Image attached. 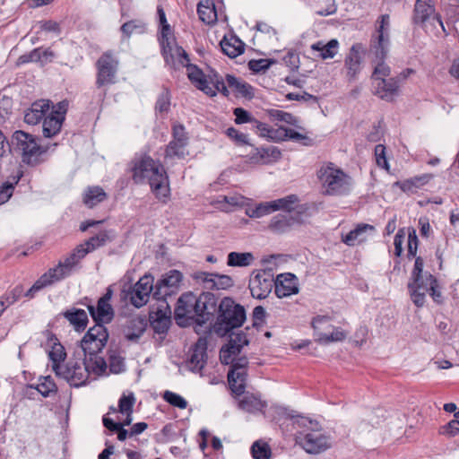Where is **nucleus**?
Segmentation results:
<instances>
[{"label": "nucleus", "mask_w": 459, "mask_h": 459, "mask_svg": "<svg viewBox=\"0 0 459 459\" xmlns=\"http://www.w3.org/2000/svg\"><path fill=\"white\" fill-rule=\"evenodd\" d=\"M253 405L270 420L280 426L291 421L294 426L301 429L296 435V443L308 454H319L331 446L330 437L322 432V426L316 418L299 413L283 403H238L243 411H249Z\"/></svg>", "instance_id": "nucleus-1"}, {"label": "nucleus", "mask_w": 459, "mask_h": 459, "mask_svg": "<svg viewBox=\"0 0 459 459\" xmlns=\"http://www.w3.org/2000/svg\"><path fill=\"white\" fill-rule=\"evenodd\" d=\"M108 239L106 233H100L92 237L83 244L79 245L64 261H60L57 266L50 268L42 274L34 284L24 293L25 297L33 298L37 292L49 287L56 282L71 275L79 262L90 252L104 245Z\"/></svg>", "instance_id": "nucleus-2"}, {"label": "nucleus", "mask_w": 459, "mask_h": 459, "mask_svg": "<svg viewBox=\"0 0 459 459\" xmlns=\"http://www.w3.org/2000/svg\"><path fill=\"white\" fill-rule=\"evenodd\" d=\"M133 169L136 180L148 179L152 192L158 198L168 196L169 178L163 165L159 161L143 155L136 160Z\"/></svg>", "instance_id": "nucleus-3"}, {"label": "nucleus", "mask_w": 459, "mask_h": 459, "mask_svg": "<svg viewBox=\"0 0 459 459\" xmlns=\"http://www.w3.org/2000/svg\"><path fill=\"white\" fill-rule=\"evenodd\" d=\"M108 341L107 328L101 324H96L86 332L80 342L84 358L90 361V368L99 372H107V362L100 354Z\"/></svg>", "instance_id": "nucleus-4"}, {"label": "nucleus", "mask_w": 459, "mask_h": 459, "mask_svg": "<svg viewBox=\"0 0 459 459\" xmlns=\"http://www.w3.org/2000/svg\"><path fill=\"white\" fill-rule=\"evenodd\" d=\"M390 18L388 14L380 16L379 25L377 28V36L372 42L371 48L374 53L373 62L376 64L372 80L388 79L391 74V68L385 63L389 48Z\"/></svg>", "instance_id": "nucleus-5"}, {"label": "nucleus", "mask_w": 459, "mask_h": 459, "mask_svg": "<svg viewBox=\"0 0 459 459\" xmlns=\"http://www.w3.org/2000/svg\"><path fill=\"white\" fill-rule=\"evenodd\" d=\"M246 320V310L230 297L223 298L218 306L213 330L219 336H226L233 329L242 326Z\"/></svg>", "instance_id": "nucleus-6"}, {"label": "nucleus", "mask_w": 459, "mask_h": 459, "mask_svg": "<svg viewBox=\"0 0 459 459\" xmlns=\"http://www.w3.org/2000/svg\"><path fill=\"white\" fill-rule=\"evenodd\" d=\"M317 178L324 195H346L353 186L352 178L332 162L318 169Z\"/></svg>", "instance_id": "nucleus-7"}, {"label": "nucleus", "mask_w": 459, "mask_h": 459, "mask_svg": "<svg viewBox=\"0 0 459 459\" xmlns=\"http://www.w3.org/2000/svg\"><path fill=\"white\" fill-rule=\"evenodd\" d=\"M13 151L22 157L24 163L34 164L45 152L39 143V139L22 130L15 131L12 136Z\"/></svg>", "instance_id": "nucleus-8"}, {"label": "nucleus", "mask_w": 459, "mask_h": 459, "mask_svg": "<svg viewBox=\"0 0 459 459\" xmlns=\"http://www.w3.org/2000/svg\"><path fill=\"white\" fill-rule=\"evenodd\" d=\"M89 359L82 360L70 359L65 366L60 368L57 377L65 379L72 386H81L84 385L91 374L95 376H103L107 372H99L90 368Z\"/></svg>", "instance_id": "nucleus-9"}, {"label": "nucleus", "mask_w": 459, "mask_h": 459, "mask_svg": "<svg viewBox=\"0 0 459 459\" xmlns=\"http://www.w3.org/2000/svg\"><path fill=\"white\" fill-rule=\"evenodd\" d=\"M183 281L180 271L173 269L161 275L154 284L152 298L160 302H167V298L175 294Z\"/></svg>", "instance_id": "nucleus-10"}, {"label": "nucleus", "mask_w": 459, "mask_h": 459, "mask_svg": "<svg viewBox=\"0 0 459 459\" xmlns=\"http://www.w3.org/2000/svg\"><path fill=\"white\" fill-rule=\"evenodd\" d=\"M113 296V286L110 285L107 289V292L99 299L97 307H95L91 299L84 298L80 301L81 305L85 306L88 311L95 321L96 324H101L104 325L106 323H109L113 316V307L110 304V300Z\"/></svg>", "instance_id": "nucleus-11"}, {"label": "nucleus", "mask_w": 459, "mask_h": 459, "mask_svg": "<svg viewBox=\"0 0 459 459\" xmlns=\"http://www.w3.org/2000/svg\"><path fill=\"white\" fill-rule=\"evenodd\" d=\"M68 107L69 102L67 100H62L52 106L50 112L42 120L44 137L52 138L60 133Z\"/></svg>", "instance_id": "nucleus-12"}, {"label": "nucleus", "mask_w": 459, "mask_h": 459, "mask_svg": "<svg viewBox=\"0 0 459 459\" xmlns=\"http://www.w3.org/2000/svg\"><path fill=\"white\" fill-rule=\"evenodd\" d=\"M154 288L153 277L150 274H145L125 295V299H129L134 307L137 308L142 307L149 301L150 297H152Z\"/></svg>", "instance_id": "nucleus-13"}, {"label": "nucleus", "mask_w": 459, "mask_h": 459, "mask_svg": "<svg viewBox=\"0 0 459 459\" xmlns=\"http://www.w3.org/2000/svg\"><path fill=\"white\" fill-rule=\"evenodd\" d=\"M188 136L183 125L177 124L172 127V140L165 150V160L184 159L188 155Z\"/></svg>", "instance_id": "nucleus-14"}, {"label": "nucleus", "mask_w": 459, "mask_h": 459, "mask_svg": "<svg viewBox=\"0 0 459 459\" xmlns=\"http://www.w3.org/2000/svg\"><path fill=\"white\" fill-rule=\"evenodd\" d=\"M274 280L270 271L261 270L253 273L248 284L252 297L258 299L268 297L274 286Z\"/></svg>", "instance_id": "nucleus-15"}, {"label": "nucleus", "mask_w": 459, "mask_h": 459, "mask_svg": "<svg viewBox=\"0 0 459 459\" xmlns=\"http://www.w3.org/2000/svg\"><path fill=\"white\" fill-rule=\"evenodd\" d=\"M218 306L216 297L211 292H203L196 296L195 322L202 325L207 322L213 321L218 310Z\"/></svg>", "instance_id": "nucleus-16"}, {"label": "nucleus", "mask_w": 459, "mask_h": 459, "mask_svg": "<svg viewBox=\"0 0 459 459\" xmlns=\"http://www.w3.org/2000/svg\"><path fill=\"white\" fill-rule=\"evenodd\" d=\"M436 278L429 273L425 272L419 278H410L408 290L412 302L419 307H423L425 303L426 293L430 286L435 284Z\"/></svg>", "instance_id": "nucleus-17"}, {"label": "nucleus", "mask_w": 459, "mask_h": 459, "mask_svg": "<svg viewBox=\"0 0 459 459\" xmlns=\"http://www.w3.org/2000/svg\"><path fill=\"white\" fill-rule=\"evenodd\" d=\"M363 61V48L360 44H354L350 48L344 59V69L347 79L351 82L358 78Z\"/></svg>", "instance_id": "nucleus-18"}, {"label": "nucleus", "mask_w": 459, "mask_h": 459, "mask_svg": "<svg viewBox=\"0 0 459 459\" xmlns=\"http://www.w3.org/2000/svg\"><path fill=\"white\" fill-rule=\"evenodd\" d=\"M97 85L105 88L113 84L115 78V59L109 53L103 55L97 62Z\"/></svg>", "instance_id": "nucleus-19"}, {"label": "nucleus", "mask_w": 459, "mask_h": 459, "mask_svg": "<svg viewBox=\"0 0 459 459\" xmlns=\"http://www.w3.org/2000/svg\"><path fill=\"white\" fill-rule=\"evenodd\" d=\"M196 295L193 292H186L182 294L178 299L177 307L175 308V318L178 325L182 323V319H194L196 316Z\"/></svg>", "instance_id": "nucleus-20"}, {"label": "nucleus", "mask_w": 459, "mask_h": 459, "mask_svg": "<svg viewBox=\"0 0 459 459\" xmlns=\"http://www.w3.org/2000/svg\"><path fill=\"white\" fill-rule=\"evenodd\" d=\"M414 22L416 23L424 24L426 22H430L434 24L435 22L438 23L441 27L442 30L445 32L446 29L441 20L440 15L435 13V8L432 4L423 2L421 0H417L414 8Z\"/></svg>", "instance_id": "nucleus-21"}, {"label": "nucleus", "mask_w": 459, "mask_h": 459, "mask_svg": "<svg viewBox=\"0 0 459 459\" xmlns=\"http://www.w3.org/2000/svg\"><path fill=\"white\" fill-rule=\"evenodd\" d=\"M303 211L299 207L296 213H278L273 216L268 226L269 230L274 233L281 234L291 230L298 223H300L299 214Z\"/></svg>", "instance_id": "nucleus-22"}, {"label": "nucleus", "mask_w": 459, "mask_h": 459, "mask_svg": "<svg viewBox=\"0 0 459 459\" xmlns=\"http://www.w3.org/2000/svg\"><path fill=\"white\" fill-rule=\"evenodd\" d=\"M53 103L49 100H39L34 101L24 111V122L28 125H37L41 122L50 112Z\"/></svg>", "instance_id": "nucleus-23"}, {"label": "nucleus", "mask_w": 459, "mask_h": 459, "mask_svg": "<svg viewBox=\"0 0 459 459\" xmlns=\"http://www.w3.org/2000/svg\"><path fill=\"white\" fill-rule=\"evenodd\" d=\"M170 308L168 302H160L156 311L150 313L151 325L157 333H164L170 325Z\"/></svg>", "instance_id": "nucleus-24"}, {"label": "nucleus", "mask_w": 459, "mask_h": 459, "mask_svg": "<svg viewBox=\"0 0 459 459\" xmlns=\"http://www.w3.org/2000/svg\"><path fill=\"white\" fill-rule=\"evenodd\" d=\"M275 294L278 298H285L299 292L298 278L290 273H281L274 280Z\"/></svg>", "instance_id": "nucleus-25"}, {"label": "nucleus", "mask_w": 459, "mask_h": 459, "mask_svg": "<svg viewBox=\"0 0 459 459\" xmlns=\"http://www.w3.org/2000/svg\"><path fill=\"white\" fill-rule=\"evenodd\" d=\"M161 55L165 64L173 69H178L180 66L185 67L190 63L189 56L186 50L176 42L170 45L169 52L165 53L164 49H161Z\"/></svg>", "instance_id": "nucleus-26"}, {"label": "nucleus", "mask_w": 459, "mask_h": 459, "mask_svg": "<svg viewBox=\"0 0 459 459\" xmlns=\"http://www.w3.org/2000/svg\"><path fill=\"white\" fill-rule=\"evenodd\" d=\"M207 340L200 337L195 343L187 366L193 372H200L206 362Z\"/></svg>", "instance_id": "nucleus-27"}, {"label": "nucleus", "mask_w": 459, "mask_h": 459, "mask_svg": "<svg viewBox=\"0 0 459 459\" xmlns=\"http://www.w3.org/2000/svg\"><path fill=\"white\" fill-rule=\"evenodd\" d=\"M281 151L274 146L260 147L253 149L248 154V159L254 164H269L281 159Z\"/></svg>", "instance_id": "nucleus-28"}, {"label": "nucleus", "mask_w": 459, "mask_h": 459, "mask_svg": "<svg viewBox=\"0 0 459 459\" xmlns=\"http://www.w3.org/2000/svg\"><path fill=\"white\" fill-rule=\"evenodd\" d=\"M398 81L394 78L374 82V93L385 101H393L399 95Z\"/></svg>", "instance_id": "nucleus-29"}, {"label": "nucleus", "mask_w": 459, "mask_h": 459, "mask_svg": "<svg viewBox=\"0 0 459 459\" xmlns=\"http://www.w3.org/2000/svg\"><path fill=\"white\" fill-rule=\"evenodd\" d=\"M56 392V386L50 377H46L43 380L34 385H27L24 389L25 394L29 399L37 400L39 397H50L52 394Z\"/></svg>", "instance_id": "nucleus-30"}, {"label": "nucleus", "mask_w": 459, "mask_h": 459, "mask_svg": "<svg viewBox=\"0 0 459 459\" xmlns=\"http://www.w3.org/2000/svg\"><path fill=\"white\" fill-rule=\"evenodd\" d=\"M147 326V321L140 316H134L126 320L123 333L126 340L136 342L143 333Z\"/></svg>", "instance_id": "nucleus-31"}, {"label": "nucleus", "mask_w": 459, "mask_h": 459, "mask_svg": "<svg viewBox=\"0 0 459 459\" xmlns=\"http://www.w3.org/2000/svg\"><path fill=\"white\" fill-rule=\"evenodd\" d=\"M375 227L370 224L362 223L357 225V227L351 230L346 235L342 236V241L350 246L353 247L357 244H360L367 240L368 238V232H374Z\"/></svg>", "instance_id": "nucleus-32"}, {"label": "nucleus", "mask_w": 459, "mask_h": 459, "mask_svg": "<svg viewBox=\"0 0 459 459\" xmlns=\"http://www.w3.org/2000/svg\"><path fill=\"white\" fill-rule=\"evenodd\" d=\"M187 70L188 79L195 84V86L204 91V93H212L208 80L204 72L199 69L195 65L188 64L186 65Z\"/></svg>", "instance_id": "nucleus-33"}, {"label": "nucleus", "mask_w": 459, "mask_h": 459, "mask_svg": "<svg viewBox=\"0 0 459 459\" xmlns=\"http://www.w3.org/2000/svg\"><path fill=\"white\" fill-rule=\"evenodd\" d=\"M106 199V192L103 188L98 186H88L82 195L83 204L89 208H93L98 204L102 203Z\"/></svg>", "instance_id": "nucleus-34"}, {"label": "nucleus", "mask_w": 459, "mask_h": 459, "mask_svg": "<svg viewBox=\"0 0 459 459\" xmlns=\"http://www.w3.org/2000/svg\"><path fill=\"white\" fill-rule=\"evenodd\" d=\"M63 316L76 331L84 330L88 324L87 313L81 308H72L65 311Z\"/></svg>", "instance_id": "nucleus-35"}, {"label": "nucleus", "mask_w": 459, "mask_h": 459, "mask_svg": "<svg viewBox=\"0 0 459 459\" xmlns=\"http://www.w3.org/2000/svg\"><path fill=\"white\" fill-rule=\"evenodd\" d=\"M120 412L126 414L125 420L120 422H117V438L120 441L126 440L129 437L130 430L126 429L124 427L131 424L132 418V405L133 403H118Z\"/></svg>", "instance_id": "nucleus-36"}, {"label": "nucleus", "mask_w": 459, "mask_h": 459, "mask_svg": "<svg viewBox=\"0 0 459 459\" xmlns=\"http://www.w3.org/2000/svg\"><path fill=\"white\" fill-rule=\"evenodd\" d=\"M48 357L52 363V369L57 375L60 368L65 365L64 361L66 358V352L64 346L60 342H55L48 351Z\"/></svg>", "instance_id": "nucleus-37"}, {"label": "nucleus", "mask_w": 459, "mask_h": 459, "mask_svg": "<svg viewBox=\"0 0 459 459\" xmlns=\"http://www.w3.org/2000/svg\"><path fill=\"white\" fill-rule=\"evenodd\" d=\"M220 45L222 52L231 58L237 57L244 51L243 42L233 36L230 38L224 37Z\"/></svg>", "instance_id": "nucleus-38"}, {"label": "nucleus", "mask_w": 459, "mask_h": 459, "mask_svg": "<svg viewBox=\"0 0 459 459\" xmlns=\"http://www.w3.org/2000/svg\"><path fill=\"white\" fill-rule=\"evenodd\" d=\"M226 81L228 86L233 89L241 97L250 99L254 96L253 87L247 82L230 74L226 76Z\"/></svg>", "instance_id": "nucleus-39"}, {"label": "nucleus", "mask_w": 459, "mask_h": 459, "mask_svg": "<svg viewBox=\"0 0 459 459\" xmlns=\"http://www.w3.org/2000/svg\"><path fill=\"white\" fill-rule=\"evenodd\" d=\"M339 42L337 39H331L327 43L318 41L311 46V48L319 52L322 59L333 58L338 52Z\"/></svg>", "instance_id": "nucleus-40"}, {"label": "nucleus", "mask_w": 459, "mask_h": 459, "mask_svg": "<svg viewBox=\"0 0 459 459\" xmlns=\"http://www.w3.org/2000/svg\"><path fill=\"white\" fill-rule=\"evenodd\" d=\"M299 198L296 195H290L282 198L272 201L275 211H283L286 213H293L298 208Z\"/></svg>", "instance_id": "nucleus-41"}, {"label": "nucleus", "mask_w": 459, "mask_h": 459, "mask_svg": "<svg viewBox=\"0 0 459 459\" xmlns=\"http://www.w3.org/2000/svg\"><path fill=\"white\" fill-rule=\"evenodd\" d=\"M250 453L253 459H271L272 449L267 442L263 439L255 440L251 447Z\"/></svg>", "instance_id": "nucleus-42"}, {"label": "nucleus", "mask_w": 459, "mask_h": 459, "mask_svg": "<svg viewBox=\"0 0 459 459\" xmlns=\"http://www.w3.org/2000/svg\"><path fill=\"white\" fill-rule=\"evenodd\" d=\"M254 261V255L252 253L245 252H230L228 255L227 264L229 266H238L244 267L250 265Z\"/></svg>", "instance_id": "nucleus-43"}, {"label": "nucleus", "mask_w": 459, "mask_h": 459, "mask_svg": "<svg viewBox=\"0 0 459 459\" xmlns=\"http://www.w3.org/2000/svg\"><path fill=\"white\" fill-rule=\"evenodd\" d=\"M247 374L239 373V375L234 372L228 373V382L230 390L236 395H240L245 392Z\"/></svg>", "instance_id": "nucleus-44"}, {"label": "nucleus", "mask_w": 459, "mask_h": 459, "mask_svg": "<svg viewBox=\"0 0 459 459\" xmlns=\"http://www.w3.org/2000/svg\"><path fill=\"white\" fill-rule=\"evenodd\" d=\"M346 333L341 328L333 327L330 333H317L316 341L320 344H328L330 342H342L346 338Z\"/></svg>", "instance_id": "nucleus-45"}, {"label": "nucleus", "mask_w": 459, "mask_h": 459, "mask_svg": "<svg viewBox=\"0 0 459 459\" xmlns=\"http://www.w3.org/2000/svg\"><path fill=\"white\" fill-rule=\"evenodd\" d=\"M274 212L272 201L260 203L255 207H248L246 214L250 218H261Z\"/></svg>", "instance_id": "nucleus-46"}, {"label": "nucleus", "mask_w": 459, "mask_h": 459, "mask_svg": "<svg viewBox=\"0 0 459 459\" xmlns=\"http://www.w3.org/2000/svg\"><path fill=\"white\" fill-rule=\"evenodd\" d=\"M146 30L145 24L137 20L129 21L121 26V32L126 38L131 37L134 34H143Z\"/></svg>", "instance_id": "nucleus-47"}, {"label": "nucleus", "mask_w": 459, "mask_h": 459, "mask_svg": "<svg viewBox=\"0 0 459 459\" xmlns=\"http://www.w3.org/2000/svg\"><path fill=\"white\" fill-rule=\"evenodd\" d=\"M197 13L199 18L204 23L210 24L216 21V12L213 7L203 4L202 3L197 5Z\"/></svg>", "instance_id": "nucleus-48"}, {"label": "nucleus", "mask_w": 459, "mask_h": 459, "mask_svg": "<svg viewBox=\"0 0 459 459\" xmlns=\"http://www.w3.org/2000/svg\"><path fill=\"white\" fill-rule=\"evenodd\" d=\"M269 117L275 121L285 122L286 124L295 126L298 123V119L290 113L279 110V109H269Z\"/></svg>", "instance_id": "nucleus-49"}, {"label": "nucleus", "mask_w": 459, "mask_h": 459, "mask_svg": "<svg viewBox=\"0 0 459 459\" xmlns=\"http://www.w3.org/2000/svg\"><path fill=\"white\" fill-rule=\"evenodd\" d=\"M160 27V37L159 41L161 49H164V52L167 53L170 51V45L176 41L171 38V29L169 24H165Z\"/></svg>", "instance_id": "nucleus-50"}, {"label": "nucleus", "mask_w": 459, "mask_h": 459, "mask_svg": "<svg viewBox=\"0 0 459 459\" xmlns=\"http://www.w3.org/2000/svg\"><path fill=\"white\" fill-rule=\"evenodd\" d=\"M212 273L198 271L192 273V278L196 283L201 284L204 289L212 290Z\"/></svg>", "instance_id": "nucleus-51"}, {"label": "nucleus", "mask_w": 459, "mask_h": 459, "mask_svg": "<svg viewBox=\"0 0 459 459\" xmlns=\"http://www.w3.org/2000/svg\"><path fill=\"white\" fill-rule=\"evenodd\" d=\"M230 341L228 345L230 347H234V351L240 353L242 348L248 344V340L247 334L243 332H239L238 333H233L230 335Z\"/></svg>", "instance_id": "nucleus-52"}, {"label": "nucleus", "mask_w": 459, "mask_h": 459, "mask_svg": "<svg viewBox=\"0 0 459 459\" xmlns=\"http://www.w3.org/2000/svg\"><path fill=\"white\" fill-rule=\"evenodd\" d=\"M212 290H225L233 285V280L229 275L212 273Z\"/></svg>", "instance_id": "nucleus-53"}, {"label": "nucleus", "mask_w": 459, "mask_h": 459, "mask_svg": "<svg viewBox=\"0 0 459 459\" xmlns=\"http://www.w3.org/2000/svg\"><path fill=\"white\" fill-rule=\"evenodd\" d=\"M170 107V93L168 89H164L159 95L155 109L160 113L168 112Z\"/></svg>", "instance_id": "nucleus-54"}, {"label": "nucleus", "mask_w": 459, "mask_h": 459, "mask_svg": "<svg viewBox=\"0 0 459 459\" xmlns=\"http://www.w3.org/2000/svg\"><path fill=\"white\" fill-rule=\"evenodd\" d=\"M274 61L271 59H253L248 63V67L255 73L265 72Z\"/></svg>", "instance_id": "nucleus-55"}, {"label": "nucleus", "mask_w": 459, "mask_h": 459, "mask_svg": "<svg viewBox=\"0 0 459 459\" xmlns=\"http://www.w3.org/2000/svg\"><path fill=\"white\" fill-rule=\"evenodd\" d=\"M234 349V347H230L228 344L226 347L221 348L220 351V360L222 364L231 365L235 357L239 355Z\"/></svg>", "instance_id": "nucleus-56"}, {"label": "nucleus", "mask_w": 459, "mask_h": 459, "mask_svg": "<svg viewBox=\"0 0 459 459\" xmlns=\"http://www.w3.org/2000/svg\"><path fill=\"white\" fill-rule=\"evenodd\" d=\"M418 238L413 228L408 229V256L415 257L418 249Z\"/></svg>", "instance_id": "nucleus-57"}, {"label": "nucleus", "mask_w": 459, "mask_h": 459, "mask_svg": "<svg viewBox=\"0 0 459 459\" xmlns=\"http://www.w3.org/2000/svg\"><path fill=\"white\" fill-rule=\"evenodd\" d=\"M336 11L335 0H323L322 5L316 11V13L320 16H328L335 13Z\"/></svg>", "instance_id": "nucleus-58"}, {"label": "nucleus", "mask_w": 459, "mask_h": 459, "mask_svg": "<svg viewBox=\"0 0 459 459\" xmlns=\"http://www.w3.org/2000/svg\"><path fill=\"white\" fill-rule=\"evenodd\" d=\"M375 156L377 166L388 170L389 166L385 157V147L383 144H377L375 147Z\"/></svg>", "instance_id": "nucleus-59"}, {"label": "nucleus", "mask_w": 459, "mask_h": 459, "mask_svg": "<svg viewBox=\"0 0 459 459\" xmlns=\"http://www.w3.org/2000/svg\"><path fill=\"white\" fill-rule=\"evenodd\" d=\"M247 357H235L232 364L231 368L229 372H234L237 375H239V373L247 374L246 367L247 366Z\"/></svg>", "instance_id": "nucleus-60"}, {"label": "nucleus", "mask_w": 459, "mask_h": 459, "mask_svg": "<svg viewBox=\"0 0 459 459\" xmlns=\"http://www.w3.org/2000/svg\"><path fill=\"white\" fill-rule=\"evenodd\" d=\"M233 114L235 116V123L238 125L244 123H250L252 125L255 120V118L251 117L250 113L242 108H236Z\"/></svg>", "instance_id": "nucleus-61"}, {"label": "nucleus", "mask_w": 459, "mask_h": 459, "mask_svg": "<svg viewBox=\"0 0 459 459\" xmlns=\"http://www.w3.org/2000/svg\"><path fill=\"white\" fill-rule=\"evenodd\" d=\"M226 134L238 144H248L247 134L238 131L234 127L228 128Z\"/></svg>", "instance_id": "nucleus-62"}, {"label": "nucleus", "mask_w": 459, "mask_h": 459, "mask_svg": "<svg viewBox=\"0 0 459 459\" xmlns=\"http://www.w3.org/2000/svg\"><path fill=\"white\" fill-rule=\"evenodd\" d=\"M406 231L404 228L399 229L397 233L394 236V254L396 256H400L403 253V245L405 239Z\"/></svg>", "instance_id": "nucleus-63"}, {"label": "nucleus", "mask_w": 459, "mask_h": 459, "mask_svg": "<svg viewBox=\"0 0 459 459\" xmlns=\"http://www.w3.org/2000/svg\"><path fill=\"white\" fill-rule=\"evenodd\" d=\"M271 126L265 123L260 122L256 119L253 121L251 126V129L255 130V132L261 137L267 138L270 134Z\"/></svg>", "instance_id": "nucleus-64"}]
</instances>
